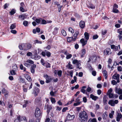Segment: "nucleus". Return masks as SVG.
I'll return each instance as SVG.
<instances>
[{
	"label": "nucleus",
	"instance_id": "obj_28",
	"mask_svg": "<svg viewBox=\"0 0 122 122\" xmlns=\"http://www.w3.org/2000/svg\"><path fill=\"white\" fill-rule=\"evenodd\" d=\"M16 27V25L15 23L12 24L10 26V29L12 30L15 28Z\"/></svg>",
	"mask_w": 122,
	"mask_h": 122
},
{
	"label": "nucleus",
	"instance_id": "obj_10",
	"mask_svg": "<svg viewBox=\"0 0 122 122\" xmlns=\"http://www.w3.org/2000/svg\"><path fill=\"white\" fill-rule=\"evenodd\" d=\"M119 74H114L112 76L113 78L117 80V81L118 82H119Z\"/></svg>",
	"mask_w": 122,
	"mask_h": 122
},
{
	"label": "nucleus",
	"instance_id": "obj_46",
	"mask_svg": "<svg viewBox=\"0 0 122 122\" xmlns=\"http://www.w3.org/2000/svg\"><path fill=\"white\" fill-rule=\"evenodd\" d=\"M72 56V55L71 54H68L66 56V58L67 59H69Z\"/></svg>",
	"mask_w": 122,
	"mask_h": 122
},
{
	"label": "nucleus",
	"instance_id": "obj_53",
	"mask_svg": "<svg viewBox=\"0 0 122 122\" xmlns=\"http://www.w3.org/2000/svg\"><path fill=\"white\" fill-rule=\"evenodd\" d=\"M117 32L120 35H122V29H119L117 30Z\"/></svg>",
	"mask_w": 122,
	"mask_h": 122
},
{
	"label": "nucleus",
	"instance_id": "obj_4",
	"mask_svg": "<svg viewBox=\"0 0 122 122\" xmlns=\"http://www.w3.org/2000/svg\"><path fill=\"white\" fill-rule=\"evenodd\" d=\"M74 117L75 116L74 115H71L68 113L66 116V119L65 120V122L67 121L73 120Z\"/></svg>",
	"mask_w": 122,
	"mask_h": 122
},
{
	"label": "nucleus",
	"instance_id": "obj_19",
	"mask_svg": "<svg viewBox=\"0 0 122 122\" xmlns=\"http://www.w3.org/2000/svg\"><path fill=\"white\" fill-rule=\"evenodd\" d=\"M122 115L121 113H118L117 117V121L119 122L120 121V119L122 117Z\"/></svg>",
	"mask_w": 122,
	"mask_h": 122
},
{
	"label": "nucleus",
	"instance_id": "obj_17",
	"mask_svg": "<svg viewBox=\"0 0 122 122\" xmlns=\"http://www.w3.org/2000/svg\"><path fill=\"white\" fill-rule=\"evenodd\" d=\"M90 97L92 98V100L96 101L98 97L96 96H94L92 94H91L90 95Z\"/></svg>",
	"mask_w": 122,
	"mask_h": 122
},
{
	"label": "nucleus",
	"instance_id": "obj_3",
	"mask_svg": "<svg viewBox=\"0 0 122 122\" xmlns=\"http://www.w3.org/2000/svg\"><path fill=\"white\" fill-rule=\"evenodd\" d=\"M23 46L24 50H27L30 49L31 45L29 43L23 44Z\"/></svg>",
	"mask_w": 122,
	"mask_h": 122
},
{
	"label": "nucleus",
	"instance_id": "obj_59",
	"mask_svg": "<svg viewBox=\"0 0 122 122\" xmlns=\"http://www.w3.org/2000/svg\"><path fill=\"white\" fill-rule=\"evenodd\" d=\"M19 49L20 50L23 49V44H22L21 45H20L19 46Z\"/></svg>",
	"mask_w": 122,
	"mask_h": 122
},
{
	"label": "nucleus",
	"instance_id": "obj_2",
	"mask_svg": "<svg viewBox=\"0 0 122 122\" xmlns=\"http://www.w3.org/2000/svg\"><path fill=\"white\" fill-rule=\"evenodd\" d=\"M35 116L37 117L41 118V113L40 109L38 108H36L35 113Z\"/></svg>",
	"mask_w": 122,
	"mask_h": 122
},
{
	"label": "nucleus",
	"instance_id": "obj_64",
	"mask_svg": "<svg viewBox=\"0 0 122 122\" xmlns=\"http://www.w3.org/2000/svg\"><path fill=\"white\" fill-rule=\"evenodd\" d=\"M67 109L68 108L67 107L64 108L62 110V112H65Z\"/></svg>",
	"mask_w": 122,
	"mask_h": 122
},
{
	"label": "nucleus",
	"instance_id": "obj_62",
	"mask_svg": "<svg viewBox=\"0 0 122 122\" xmlns=\"http://www.w3.org/2000/svg\"><path fill=\"white\" fill-rule=\"evenodd\" d=\"M83 101L84 102L86 103L87 102V100L86 97H84L83 98Z\"/></svg>",
	"mask_w": 122,
	"mask_h": 122
},
{
	"label": "nucleus",
	"instance_id": "obj_44",
	"mask_svg": "<svg viewBox=\"0 0 122 122\" xmlns=\"http://www.w3.org/2000/svg\"><path fill=\"white\" fill-rule=\"evenodd\" d=\"M26 62L29 63L31 64H34V62L31 60H28Z\"/></svg>",
	"mask_w": 122,
	"mask_h": 122
},
{
	"label": "nucleus",
	"instance_id": "obj_49",
	"mask_svg": "<svg viewBox=\"0 0 122 122\" xmlns=\"http://www.w3.org/2000/svg\"><path fill=\"white\" fill-rule=\"evenodd\" d=\"M46 21L44 19H43L42 20L41 24H46Z\"/></svg>",
	"mask_w": 122,
	"mask_h": 122
},
{
	"label": "nucleus",
	"instance_id": "obj_37",
	"mask_svg": "<svg viewBox=\"0 0 122 122\" xmlns=\"http://www.w3.org/2000/svg\"><path fill=\"white\" fill-rule=\"evenodd\" d=\"M68 68L69 69H72L73 68L72 65H71L70 63V62H69L68 64Z\"/></svg>",
	"mask_w": 122,
	"mask_h": 122
},
{
	"label": "nucleus",
	"instance_id": "obj_58",
	"mask_svg": "<svg viewBox=\"0 0 122 122\" xmlns=\"http://www.w3.org/2000/svg\"><path fill=\"white\" fill-rule=\"evenodd\" d=\"M32 53L30 52H28L26 54L28 56H32Z\"/></svg>",
	"mask_w": 122,
	"mask_h": 122
},
{
	"label": "nucleus",
	"instance_id": "obj_1",
	"mask_svg": "<svg viewBox=\"0 0 122 122\" xmlns=\"http://www.w3.org/2000/svg\"><path fill=\"white\" fill-rule=\"evenodd\" d=\"M79 117L81 122H85L87 121L88 119V116L87 113L84 111H83L79 114Z\"/></svg>",
	"mask_w": 122,
	"mask_h": 122
},
{
	"label": "nucleus",
	"instance_id": "obj_26",
	"mask_svg": "<svg viewBox=\"0 0 122 122\" xmlns=\"http://www.w3.org/2000/svg\"><path fill=\"white\" fill-rule=\"evenodd\" d=\"M58 29L56 28H55L54 29V31L53 32V34L54 35L56 34L58 32Z\"/></svg>",
	"mask_w": 122,
	"mask_h": 122
},
{
	"label": "nucleus",
	"instance_id": "obj_34",
	"mask_svg": "<svg viewBox=\"0 0 122 122\" xmlns=\"http://www.w3.org/2000/svg\"><path fill=\"white\" fill-rule=\"evenodd\" d=\"M12 70L16 71L17 69V67L16 64H15L12 66Z\"/></svg>",
	"mask_w": 122,
	"mask_h": 122
},
{
	"label": "nucleus",
	"instance_id": "obj_47",
	"mask_svg": "<svg viewBox=\"0 0 122 122\" xmlns=\"http://www.w3.org/2000/svg\"><path fill=\"white\" fill-rule=\"evenodd\" d=\"M81 92H82L83 94H86L87 93V92L84 89H81Z\"/></svg>",
	"mask_w": 122,
	"mask_h": 122
},
{
	"label": "nucleus",
	"instance_id": "obj_14",
	"mask_svg": "<svg viewBox=\"0 0 122 122\" xmlns=\"http://www.w3.org/2000/svg\"><path fill=\"white\" fill-rule=\"evenodd\" d=\"M103 76H104L105 79H106L107 77V73L106 71L105 70H103L102 72Z\"/></svg>",
	"mask_w": 122,
	"mask_h": 122
},
{
	"label": "nucleus",
	"instance_id": "obj_57",
	"mask_svg": "<svg viewBox=\"0 0 122 122\" xmlns=\"http://www.w3.org/2000/svg\"><path fill=\"white\" fill-rule=\"evenodd\" d=\"M78 62V61L77 60H73L72 61V63L74 64H75L76 63H77Z\"/></svg>",
	"mask_w": 122,
	"mask_h": 122
},
{
	"label": "nucleus",
	"instance_id": "obj_22",
	"mask_svg": "<svg viewBox=\"0 0 122 122\" xmlns=\"http://www.w3.org/2000/svg\"><path fill=\"white\" fill-rule=\"evenodd\" d=\"M108 104L112 106H114L115 104L114 102V101L113 100H110L108 102Z\"/></svg>",
	"mask_w": 122,
	"mask_h": 122
},
{
	"label": "nucleus",
	"instance_id": "obj_31",
	"mask_svg": "<svg viewBox=\"0 0 122 122\" xmlns=\"http://www.w3.org/2000/svg\"><path fill=\"white\" fill-rule=\"evenodd\" d=\"M15 12L16 11L14 9H13L10 12V15H12L14 14Z\"/></svg>",
	"mask_w": 122,
	"mask_h": 122
},
{
	"label": "nucleus",
	"instance_id": "obj_15",
	"mask_svg": "<svg viewBox=\"0 0 122 122\" xmlns=\"http://www.w3.org/2000/svg\"><path fill=\"white\" fill-rule=\"evenodd\" d=\"M79 25L80 27L82 28H84L85 26V23L84 21H81L79 23Z\"/></svg>",
	"mask_w": 122,
	"mask_h": 122
},
{
	"label": "nucleus",
	"instance_id": "obj_61",
	"mask_svg": "<svg viewBox=\"0 0 122 122\" xmlns=\"http://www.w3.org/2000/svg\"><path fill=\"white\" fill-rule=\"evenodd\" d=\"M81 102H78L76 103H75L74 104V106H76L77 105H80Z\"/></svg>",
	"mask_w": 122,
	"mask_h": 122
},
{
	"label": "nucleus",
	"instance_id": "obj_16",
	"mask_svg": "<svg viewBox=\"0 0 122 122\" xmlns=\"http://www.w3.org/2000/svg\"><path fill=\"white\" fill-rule=\"evenodd\" d=\"M97 59V57L96 56H94L91 57L90 58V60L88 61V62H89L91 60H92V62H94L96 61Z\"/></svg>",
	"mask_w": 122,
	"mask_h": 122
},
{
	"label": "nucleus",
	"instance_id": "obj_11",
	"mask_svg": "<svg viewBox=\"0 0 122 122\" xmlns=\"http://www.w3.org/2000/svg\"><path fill=\"white\" fill-rule=\"evenodd\" d=\"M45 108L47 109V112L48 113L50 112V110L52 109L51 106L48 105H47L45 106Z\"/></svg>",
	"mask_w": 122,
	"mask_h": 122
},
{
	"label": "nucleus",
	"instance_id": "obj_33",
	"mask_svg": "<svg viewBox=\"0 0 122 122\" xmlns=\"http://www.w3.org/2000/svg\"><path fill=\"white\" fill-rule=\"evenodd\" d=\"M111 49L110 48H107L105 51V52H106L107 54H108L109 52L110 51Z\"/></svg>",
	"mask_w": 122,
	"mask_h": 122
},
{
	"label": "nucleus",
	"instance_id": "obj_21",
	"mask_svg": "<svg viewBox=\"0 0 122 122\" xmlns=\"http://www.w3.org/2000/svg\"><path fill=\"white\" fill-rule=\"evenodd\" d=\"M84 35L85 39L87 41L89 38V34L87 32H85L84 34Z\"/></svg>",
	"mask_w": 122,
	"mask_h": 122
},
{
	"label": "nucleus",
	"instance_id": "obj_43",
	"mask_svg": "<svg viewBox=\"0 0 122 122\" xmlns=\"http://www.w3.org/2000/svg\"><path fill=\"white\" fill-rule=\"evenodd\" d=\"M88 7L92 9L95 8V6L93 5L90 4L88 6Z\"/></svg>",
	"mask_w": 122,
	"mask_h": 122
},
{
	"label": "nucleus",
	"instance_id": "obj_20",
	"mask_svg": "<svg viewBox=\"0 0 122 122\" xmlns=\"http://www.w3.org/2000/svg\"><path fill=\"white\" fill-rule=\"evenodd\" d=\"M81 51V52L80 54L81 56V57H83L86 53V51L85 49H83Z\"/></svg>",
	"mask_w": 122,
	"mask_h": 122
},
{
	"label": "nucleus",
	"instance_id": "obj_8",
	"mask_svg": "<svg viewBox=\"0 0 122 122\" xmlns=\"http://www.w3.org/2000/svg\"><path fill=\"white\" fill-rule=\"evenodd\" d=\"M25 77L29 81H32V79L31 77L29 75L25 74L24 75Z\"/></svg>",
	"mask_w": 122,
	"mask_h": 122
},
{
	"label": "nucleus",
	"instance_id": "obj_18",
	"mask_svg": "<svg viewBox=\"0 0 122 122\" xmlns=\"http://www.w3.org/2000/svg\"><path fill=\"white\" fill-rule=\"evenodd\" d=\"M79 34V32L78 31H76L75 32V33L74 35V38H73V41H75L76 40V39L77 38V36Z\"/></svg>",
	"mask_w": 122,
	"mask_h": 122
},
{
	"label": "nucleus",
	"instance_id": "obj_32",
	"mask_svg": "<svg viewBox=\"0 0 122 122\" xmlns=\"http://www.w3.org/2000/svg\"><path fill=\"white\" fill-rule=\"evenodd\" d=\"M24 102L25 104L23 105V107H26V105L29 103V101H25Z\"/></svg>",
	"mask_w": 122,
	"mask_h": 122
},
{
	"label": "nucleus",
	"instance_id": "obj_42",
	"mask_svg": "<svg viewBox=\"0 0 122 122\" xmlns=\"http://www.w3.org/2000/svg\"><path fill=\"white\" fill-rule=\"evenodd\" d=\"M16 71L12 70V71H11L10 72V73L11 75H15L16 74V73L15 72V71Z\"/></svg>",
	"mask_w": 122,
	"mask_h": 122
},
{
	"label": "nucleus",
	"instance_id": "obj_5",
	"mask_svg": "<svg viewBox=\"0 0 122 122\" xmlns=\"http://www.w3.org/2000/svg\"><path fill=\"white\" fill-rule=\"evenodd\" d=\"M20 10L22 12H24L27 11L25 9V5L24 3L23 2L21 3H20Z\"/></svg>",
	"mask_w": 122,
	"mask_h": 122
},
{
	"label": "nucleus",
	"instance_id": "obj_51",
	"mask_svg": "<svg viewBox=\"0 0 122 122\" xmlns=\"http://www.w3.org/2000/svg\"><path fill=\"white\" fill-rule=\"evenodd\" d=\"M51 102L52 103H55L56 102V101L55 99L53 98H51Z\"/></svg>",
	"mask_w": 122,
	"mask_h": 122
},
{
	"label": "nucleus",
	"instance_id": "obj_60",
	"mask_svg": "<svg viewBox=\"0 0 122 122\" xmlns=\"http://www.w3.org/2000/svg\"><path fill=\"white\" fill-rule=\"evenodd\" d=\"M117 70L119 71H122V67L121 66L118 67L117 68Z\"/></svg>",
	"mask_w": 122,
	"mask_h": 122
},
{
	"label": "nucleus",
	"instance_id": "obj_6",
	"mask_svg": "<svg viewBox=\"0 0 122 122\" xmlns=\"http://www.w3.org/2000/svg\"><path fill=\"white\" fill-rule=\"evenodd\" d=\"M43 76L46 80V83H49L51 81V79L50 76H48L47 74L44 75Z\"/></svg>",
	"mask_w": 122,
	"mask_h": 122
},
{
	"label": "nucleus",
	"instance_id": "obj_56",
	"mask_svg": "<svg viewBox=\"0 0 122 122\" xmlns=\"http://www.w3.org/2000/svg\"><path fill=\"white\" fill-rule=\"evenodd\" d=\"M19 54L21 55H23L25 54V52L23 51H20L19 52Z\"/></svg>",
	"mask_w": 122,
	"mask_h": 122
},
{
	"label": "nucleus",
	"instance_id": "obj_9",
	"mask_svg": "<svg viewBox=\"0 0 122 122\" xmlns=\"http://www.w3.org/2000/svg\"><path fill=\"white\" fill-rule=\"evenodd\" d=\"M116 92L119 94H122V89L120 88L118 89L117 87L115 88Z\"/></svg>",
	"mask_w": 122,
	"mask_h": 122
},
{
	"label": "nucleus",
	"instance_id": "obj_7",
	"mask_svg": "<svg viewBox=\"0 0 122 122\" xmlns=\"http://www.w3.org/2000/svg\"><path fill=\"white\" fill-rule=\"evenodd\" d=\"M27 15L26 14H23L22 15H19L18 18L19 19L24 20L27 17Z\"/></svg>",
	"mask_w": 122,
	"mask_h": 122
},
{
	"label": "nucleus",
	"instance_id": "obj_63",
	"mask_svg": "<svg viewBox=\"0 0 122 122\" xmlns=\"http://www.w3.org/2000/svg\"><path fill=\"white\" fill-rule=\"evenodd\" d=\"M112 83L113 85H115L117 84V82L115 80H113L112 81Z\"/></svg>",
	"mask_w": 122,
	"mask_h": 122
},
{
	"label": "nucleus",
	"instance_id": "obj_40",
	"mask_svg": "<svg viewBox=\"0 0 122 122\" xmlns=\"http://www.w3.org/2000/svg\"><path fill=\"white\" fill-rule=\"evenodd\" d=\"M62 71L60 70L58 71L57 74L59 77H61V76Z\"/></svg>",
	"mask_w": 122,
	"mask_h": 122
},
{
	"label": "nucleus",
	"instance_id": "obj_23",
	"mask_svg": "<svg viewBox=\"0 0 122 122\" xmlns=\"http://www.w3.org/2000/svg\"><path fill=\"white\" fill-rule=\"evenodd\" d=\"M81 61H79L77 64V67L79 69H81V67L80 66L81 65Z\"/></svg>",
	"mask_w": 122,
	"mask_h": 122
},
{
	"label": "nucleus",
	"instance_id": "obj_41",
	"mask_svg": "<svg viewBox=\"0 0 122 122\" xmlns=\"http://www.w3.org/2000/svg\"><path fill=\"white\" fill-rule=\"evenodd\" d=\"M41 62L42 65L43 66H45V61L43 59L41 58Z\"/></svg>",
	"mask_w": 122,
	"mask_h": 122
},
{
	"label": "nucleus",
	"instance_id": "obj_50",
	"mask_svg": "<svg viewBox=\"0 0 122 122\" xmlns=\"http://www.w3.org/2000/svg\"><path fill=\"white\" fill-rule=\"evenodd\" d=\"M112 91V90L111 88H110L109 89L107 92V94L108 95V94L112 93L111 92Z\"/></svg>",
	"mask_w": 122,
	"mask_h": 122
},
{
	"label": "nucleus",
	"instance_id": "obj_12",
	"mask_svg": "<svg viewBox=\"0 0 122 122\" xmlns=\"http://www.w3.org/2000/svg\"><path fill=\"white\" fill-rule=\"evenodd\" d=\"M80 42L81 43L82 46H84L87 43V41L86 40L85 41L84 39L82 38L80 40Z\"/></svg>",
	"mask_w": 122,
	"mask_h": 122
},
{
	"label": "nucleus",
	"instance_id": "obj_24",
	"mask_svg": "<svg viewBox=\"0 0 122 122\" xmlns=\"http://www.w3.org/2000/svg\"><path fill=\"white\" fill-rule=\"evenodd\" d=\"M88 122H97V121L96 118H90Z\"/></svg>",
	"mask_w": 122,
	"mask_h": 122
},
{
	"label": "nucleus",
	"instance_id": "obj_29",
	"mask_svg": "<svg viewBox=\"0 0 122 122\" xmlns=\"http://www.w3.org/2000/svg\"><path fill=\"white\" fill-rule=\"evenodd\" d=\"M73 39L72 37H68L67 38V41L69 42H70L72 41H73Z\"/></svg>",
	"mask_w": 122,
	"mask_h": 122
},
{
	"label": "nucleus",
	"instance_id": "obj_25",
	"mask_svg": "<svg viewBox=\"0 0 122 122\" xmlns=\"http://www.w3.org/2000/svg\"><path fill=\"white\" fill-rule=\"evenodd\" d=\"M92 91H93L92 90L91 88L90 87H88L86 90V92H88L90 93L92 92Z\"/></svg>",
	"mask_w": 122,
	"mask_h": 122
},
{
	"label": "nucleus",
	"instance_id": "obj_36",
	"mask_svg": "<svg viewBox=\"0 0 122 122\" xmlns=\"http://www.w3.org/2000/svg\"><path fill=\"white\" fill-rule=\"evenodd\" d=\"M19 80L20 81L23 83H24L25 81L24 79L21 76H20V77L19 78Z\"/></svg>",
	"mask_w": 122,
	"mask_h": 122
},
{
	"label": "nucleus",
	"instance_id": "obj_35",
	"mask_svg": "<svg viewBox=\"0 0 122 122\" xmlns=\"http://www.w3.org/2000/svg\"><path fill=\"white\" fill-rule=\"evenodd\" d=\"M41 19L37 18L36 20H35L37 23L39 24L41 22Z\"/></svg>",
	"mask_w": 122,
	"mask_h": 122
},
{
	"label": "nucleus",
	"instance_id": "obj_38",
	"mask_svg": "<svg viewBox=\"0 0 122 122\" xmlns=\"http://www.w3.org/2000/svg\"><path fill=\"white\" fill-rule=\"evenodd\" d=\"M46 66V67L47 68H50L51 67V64L48 62H47L46 63H45V66Z\"/></svg>",
	"mask_w": 122,
	"mask_h": 122
},
{
	"label": "nucleus",
	"instance_id": "obj_30",
	"mask_svg": "<svg viewBox=\"0 0 122 122\" xmlns=\"http://www.w3.org/2000/svg\"><path fill=\"white\" fill-rule=\"evenodd\" d=\"M107 95L110 98H114V94H113L112 93L108 95Z\"/></svg>",
	"mask_w": 122,
	"mask_h": 122
},
{
	"label": "nucleus",
	"instance_id": "obj_48",
	"mask_svg": "<svg viewBox=\"0 0 122 122\" xmlns=\"http://www.w3.org/2000/svg\"><path fill=\"white\" fill-rule=\"evenodd\" d=\"M61 33L62 35L64 36H65L66 35V32L64 30H62L61 31Z\"/></svg>",
	"mask_w": 122,
	"mask_h": 122
},
{
	"label": "nucleus",
	"instance_id": "obj_39",
	"mask_svg": "<svg viewBox=\"0 0 122 122\" xmlns=\"http://www.w3.org/2000/svg\"><path fill=\"white\" fill-rule=\"evenodd\" d=\"M117 9V8H113L112 10L113 12L115 13H118V12L119 11Z\"/></svg>",
	"mask_w": 122,
	"mask_h": 122
},
{
	"label": "nucleus",
	"instance_id": "obj_52",
	"mask_svg": "<svg viewBox=\"0 0 122 122\" xmlns=\"http://www.w3.org/2000/svg\"><path fill=\"white\" fill-rule=\"evenodd\" d=\"M68 30L69 31H70L71 33H74V30L71 27L69 28Z\"/></svg>",
	"mask_w": 122,
	"mask_h": 122
},
{
	"label": "nucleus",
	"instance_id": "obj_55",
	"mask_svg": "<svg viewBox=\"0 0 122 122\" xmlns=\"http://www.w3.org/2000/svg\"><path fill=\"white\" fill-rule=\"evenodd\" d=\"M35 42L36 43L39 44H41L42 42L41 41L39 40H36L35 41Z\"/></svg>",
	"mask_w": 122,
	"mask_h": 122
},
{
	"label": "nucleus",
	"instance_id": "obj_54",
	"mask_svg": "<svg viewBox=\"0 0 122 122\" xmlns=\"http://www.w3.org/2000/svg\"><path fill=\"white\" fill-rule=\"evenodd\" d=\"M10 32L13 34H16L17 33V31L15 30H11L10 31Z\"/></svg>",
	"mask_w": 122,
	"mask_h": 122
},
{
	"label": "nucleus",
	"instance_id": "obj_13",
	"mask_svg": "<svg viewBox=\"0 0 122 122\" xmlns=\"http://www.w3.org/2000/svg\"><path fill=\"white\" fill-rule=\"evenodd\" d=\"M35 89V90L34 91V93L35 96V97H36L37 95L39 92V89L37 87H36Z\"/></svg>",
	"mask_w": 122,
	"mask_h": 122
},
{
	"label": "nucleus",
	"instance_id": "obj_45",
	"mask_svg": "<svg viewBox=\"0 0 122 122\" xmlns=\"http://www.w3.org/2000/svg\"><path fill=\"white\" fill-rule=\"evenodd\" d=\"M28 24V21L25 20L23 22V25L25 26H27V25Z\"/></svg>",
	"mask_w": 122,
	"mask_h": 122
},
{
	"label": "nucleus",
	"instance_id": "obj_27",
	"mask_svg": "<svg viewBox=\"0 0 122 122\" xmlns=\"http://www.w3.org/2000/svg\"><path fill=\"white\" fill-rule=\"evenodd\" d=\"M107 112H105L102 115V117L104 119H106L107 117Z\"/></svg>",
	"mask_w": 122,
	"mask_h": 122
}]
</instances>
